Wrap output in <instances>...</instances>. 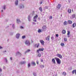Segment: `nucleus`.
Instances as JSON below:
<instances>
[{
	"label": "nucleus",
	"mask_w": 76,
	"mask_h": 76,
	"mask_svg": "<svg viewBox=\"0 0 76 76\" xmlns=\"http://www.w3.org/2000/svg\"><path fill=\"white\" fill-rule=\"evenodd\" d=\"M44 49L43 48H42V49L39 48L38 50H37V53H39V54L37 55L38 57H40L41 56V54H39V51H44Z\"/></svg>",
	"instance_id": "f257e3e1"
},
{
	"label": "nucleus",
	"mask_w": 76,
	"mask_h": 76,
	"mask_svg": "<svg viewBox=\"0 0 76 76\" xmlns=\"http://www.w3.org/2000/svg\"><path fill=\"white\" fill-rule=\"evenodd\" d=\"M55 59L56 60L57 64H61V61L60 60V59L58 58H55Z\"/></svg>",
	"instance_id": "f03ea898"
},
{
	"label": "nucleus",
	"mask_w": 76,
	"mask_h": 76,
	"mask_svg": "<svg viewBox=\"0 0 76 76\" xmlns=\"http://www.w3.org/2000/svg\"><path fill=\"white\" fill-rule=\"evenodd\" d=\"M25 43L27 45H30V42H29V40H26Z\"/></svg>",
	"instance_id": "7ed1b4c3"
},
{
	"label": "nucleus",
	"mask_w": 76,
	"mask_h": 76,
	"mask_svg": "<svg viewBox=\"0 0 76 76\" xmlns=\"http://www.w3.org/2000/svg\"><path fill=\"white\" fill-rule=\"evenodd\" d=\"M16 56H18V55L20 57L22 54H21V53H20L19 52H17L16 53Z\"/></svg>",
	"instance_id": "20e7f679"
},
{
	"label": "nucleus",
	"mask_w": 76,
	"mask_h": 76,
	"mask_svg": "<svg viewBox=\"0 0 76 76\" xmlns=\"http://www.w3.org/2000/svg\"><path fill=\"white\" fill-rule=\"evenodd\" d=\"M47 28V27L45 26H44L42 27V29L43 31H45L46 29Z\"/></svg>",
	"instance_id": "39448f33"
},
{
	"label": "nucleus",
	"mask_w": 76,
	"mask_h": 76,
	"mask_svg": "<svg viewBox=\"0 0 76 76\" xmlns=\"http://www.w3.org/2000/svg\"><path fill=\"white\" fill-rule=\"evenodd\" d=\"M56 56L57 57H59V58H62V56L60 54H57Z\"/></svg>",
	"instance_id": "423d86ee"
},
{
	"label": "nucleus",
	"mask_w": 76,
	"mask_h": 76,
	"mask_svg": "<svg viewBox=\"0 0 76 76\" xmlns=\"http://www.w3.org/2000/svg\"><path fill=\"white\" fill-rule=\"evenodd\" d=\"M40 43H41V44L42 45H44V41L42 40H40L39 41Z\"/></svg>",
	"instance_id": "0eeeda50"
},
{
	"label": "nucleus",
	"mask_w": 76,
	"mask_h": 76,
	"mask_svg": "<svg viewBox=\"0 0 76 76\" xmlns=\"http://www.w3.org/2000/svg\"><path fill=\"white\" fill-rule=\"evenodd\" d=\"M67 24H68V23L66 21H65L64 23V25L65 26L66 25H67Z\"/></svg>",
	"instance_id": "6e6552de"
},
{
	"label": "nucleus",
	"mask_w": 76,
	"mask_h": 76,
	"mask_svg": "<svg viewBox=\"0 0 76 76\" xmlns=\"http://www.w3.org/2000/svg\"><path fill=\"white\" fill-rule=\"evenodd\" d=\"M29 51H31V50H30V49H28L24 52V54H26V53H28L29 52Z\"/></svg>",
	"instance_id": "1a4fd4ad"
},
{
	"label": "nucleus",
	"mask_w": 76,
	"mask_h": 76,
	"mask_svg": "<svg viewBox=\"0 0 76 76\" xmlns=\"http://www.w3.org/2000/svg\"><path fill=\"white\" fill-rule=\"evenodd\" d=\"M20 36V34H17L16 35V38H19Z\"/></svg>",
	"instance_id": "9d476101"
},
{
	"label": "nucleus",
	"mask_w": 76,
	"mask_h": 76,
	"mask_svg": "<svg viewBox=\"0 0 76 76\" xmlns=\"http://www.w3.org/2000/svg\"><path fill=\"white\" fill-rule=\"evenodd\" d=\"M52 61L53 62V64H56V61H55V59H54V58L52 59Z\"/></svg>",
	"instance_id": "9b49d317"
},
{
	"label": "nucleus",
	"mask_w": 76,
	"mask_h": 76,
	"mask_svg": "<svg viewBox=\"0 0 76 76\" xmlns=\"http://www.w3.org/2000/svg\"><path fill=\"white\" fill-rule=\"evenodd\" d=\"M68 24H72V21L70 20H68Z\"/></svg>",
	"instance_id": "f8f14e48"
},
{
	"label": "nucleus",
	"mask_w": 76,
	"mask_h": 76,
	"mask_svg": "<svg viewBox=\"0 0 76 76\" xmlns=\"http://www.w3.org/2000/svg\"><path fill=\"white\" fill-rule=\"evenodd\" d=\"M68 13H72V10L71 9H68Z\"/></svg>",
	"instance_id": "ddd939ff"
},
{
	"label": "nucleus",
	"mask_w": 76,
	"mask_h": 76,
	"mask_svg": "<svg viewBox=\"0 0 76 76\" xmlns=\"http://www.w3.org/2000/svg\"><path fill=\"white\" fill-rule=\"evenodd\" d=\"M20 63L21 64H23L26 63V61H23L20 62Z\"/></svg>",
	"instance_id": "4468645a"
},
{
	"label": "nucleus",
	"mask_w": 76,
	"mask_h": 76,
	"mask_svg": "<svg viewBox=\"0 0 76 76\" xmlns=\"http://www.w3.org/2000/svg\"><path fill=\"white\" fill-rule=\"evenodd\" d=\"M17 22L18 23H20V20L19 19H17Z\"/></svg>",
	"instance_id": "2eb2a0df"
},
{
	"label": "nucleus",
	"mask_w": 76,
	"mask_h": 76,
	"mask_svg": "<svg viewBox=\"0 0 76 76\" xmlns=\"http://www.w3.org/2000/svg\"><path fill=\"white\" fill-rule=\"evenodd\" d=\"M76 24L75 23H74L72 24V27L73 28H75L76 27Z\"/></svg>",
	"instance_id": "dca6fc26"
},
{
	"label": "nucleus",
	"mask_w": 76,
	"mask_h": 76,
	"mask_svg": "<svg viewBox=\"0 0 76 76\" xmlns=\"http://www.w3.org/2000/svg\"><path fill=\"white\" fill-rule=\"evenodd\" d=\"M61 7V4H59L58 5V6H57V8L58 9H60Z\"/></svg>",
	"instance_id": "f3484780"
},
{
	"label": "nucleus",
	"mask_w": 76,
	"mask_h": 76,
	"mask_svg": "<svg viewBox=\"0 0 76 76\" xmlns=\"http://www.w3.org/2000/svg\"><path fill=\"white\" fill-rule=\"evenodd\" d=\"M49 39H50V36H48L45 38L46 40H48L49 41Z\"/></svg>",
	"instance_id": "a211bd4d"
},
{
	"label": "nucleus",
	"mask_w": 76,
	"mask_h": 76,
	"mask_svg": "<svg viewBox=\"0 0 76 76\" xmlns=\"http://www.w3.org/2000/svg\"><path fill=\"white\" fill-rule=\"evenodd\" d=\"M28 19L29 21V22H30V21H31V16H30V15L28 16Z\"/></svg>",
	"instance_id": "6ab92c4d"
},
{
	"label": "nucleus",
	"mask_w": 76,
	"mask_h": 76,
	"mask_svg": "<svg viewBox=\"0 0 76 76\" xmlns=\"http://www.w3.org/2000/svg\"><path fill=\"white\" fill-rule=\"evenodd\" d=\"M38 18V15H36L34 17L33 19H36Z\"/></svg>",
	"instance_id": "aec40b11"
},
{
	"label": "nucleus",
	"mask_w": 76,
	"mask_h": 76,
	"mask_svg": "<svg viewBox=\"0 0 76 76\" xmlns=\"http://www.w3.org/2000/svg\"><path fill=\"white\" fill-rule=\"evenodd\" d=\"M39 44L38 43V44H37L36 45L35 47H37V48H38V47H39Z\"/></svg>",
	"instance_id": "412c9836"
},
{
	"label": "nucleus",
	"mask_w": 76,
	"mask_h": 76,
	"mask_svg": "<svg viewBox=\"0 0 76 76\" xmlns=\"http://www.w3.org/2000/svg\"><path fill=\"white\" fill-rule=\"evenodd\" d=\"M76 16V15L75 14H73L72 15V18H75Z\"/></svg>",
	"instance_id": "4be33fe9"
},
{
	"label": "nucleus",
	"mask_w": 76,
	"mask_h": 76,
	"mask_svg": "<svg viewBox=\"0 0 76 76\" xmlns=\"http://www.w3.org/2000/svg\"><path fill=\"white\" fill-rule=\"evenodd\" d=\"M62 33L63 34H66V30H63L62 31Z\"/></svg>",
	"instance_id": "5701e85b"
},
{
	"label": "nucleus",
	"mask_w": 76,
	"mask_h": 76,
	"mask_svg": "<svg viewBox=\"0 0 76 76\" xmlns=\"http://www.w3.org/2000/svg\"><path fill=\"white\" fill-rule=\"evenodd\" d=\"M32 64H33V65H34V66H36V64H35V63L34 62H32L31 63Z\"/></svg>",
	"instance_id": "b1692460"
},
{
	"label": "nucleus",
	"mask_w": 76,
	"mask_h": 76,
	"mask_svg": "<svg viewBox=\"0 0 76 76\" xmlns=\"http://www.w3.org/2000/svg\"><path fill=\"white\" fill-rule=\"evenodd\" d=\"M40 66L41 68H44V66L42 65H40Z\"/></svg>",
	"instance_id": "393cba45"
},
{
	"label": "nucleus",
	"mask_w": 76,
	"mask_h": 76,
	"mask_svg": "<svg viewBox=\"0 0 76 76\" xmlns=\"http://www.w3.org/2000/svg\"><path fill=\"white\" fill-rule=\"evenodd\" d=\"M18 1H16L15 2V5H18Z\"/></svg>",
	"instance_id": "a878e982"
},
{
	"label": "nucleus",
	"mask_w": 76,
	"mask_h": 76,
	"mask_svg": "<svg viewBox=\"0 0 76 76\" xmlns=\"http://www.w3.org/2000/svg\"><path fill=\"white\" fill-rule=\"evenodd\" d=\"M31 66V64H30V63H28V68H29V67H30V66Z\"/></svg>",
	"instance_id": "bb28decb"
},
{
	"label": "nucleus",
	"mask_w": 76,
	"mask_h": 76,
	"mask_svg": "<svg viewBox=\"0 0 76 76\" xmlns=\"http://www.w3.org/2000/svg\"><path fill=\"white\" fill-rule=\"evenodd\" d=\"M33 75L34 76H37V74H36L35 72H34L33 73Z\"/></svg>",
	"instance_id": "cd10ccee"
},
{
	"label": "nucleus",
	"mask_w": 76,
	"mask_h": 76,
	"mask_svg": "<svg viewBox=\"0 0 76 76\" xmlns=\"http://www.w3.org/2000/svg\"><path fill=\"white\" fill-rule=\"evenodd\" d=\"M20 9H22V8H23L24 7V6L23 5H22L20 7Z\"/></svg>",
	"instance_id": "c85d7f7f"
},
{
	"label": "nucleus",
	"mask_w": 76,
	"mask_h": 76,
	"mask_svg": "<svg viewBox=\"0 0 76 76\" xmlns=\"http://www.w3.org/2000/svg\"><path fill=\"white\" fill-rule=\"evenodd\" d=\"M39 10H40V11H41V12H42V8H41V7H40L39 8Z\"/></svg>",
	"instance_id": "c756f323"
},
{
	"label": "nucleus",
	"mask_w": 76,
	"mask_h": 76,
	"mask_svg": "<svg viewBox=\"0 0 76 76\" xmlns=\"http://www.w3.org/2000/svg\"><path fill=\"white\" fill-rule=\"evenodd\" d=\"M68 33L67 34V35H70V32L69 31H67Z\"/></svg>",
	"instance_id": "7c9ffc66"
},
{
	"label": "nucleus",
	"mask_w": 76,
	"mask_h": 76,
	"mask_svg": "<svg viewBox=\"0 0 76 76\" xmlns=\"http://www.w3.org/2000/svg\"><path fill=\"white\" fill-rule=\"evenodd\" d=\"M38 32H39V33H40V32H41V30L40 29H39L38 31Z\"/></svg>",
	"instance_id": "2f4dec72"
},
{
	"label": "nucleus",
	"mask_w": 76,
	"mask_h": 76,
	"mask_svg": "<svg viewBox=\"0 0 76 76\" xmlns=\"http://www.w3.org/2000/svg\"><path fill=\"white\" fill-rule=\"evenodd\" d=\"M25 37H26V36H22V39H24V38H25Z\"/></svg>",
	"instance_id": "473e14b6"
},
{
	"label": "nucleus",
	"mask_w": 76,
	"mask_h": 76,
	"mask_svg": "<svg viewBox=\"0 0 76 76\" xmlns=\"http://www.w3.org/2000/svg\"><path fill=\"white\" fill-rule=\"evenodd\" d=\"M61 46H64V43H61Z\"/></svg>",
	"instance_id": "72a5a7b5"
},
{
	"label": "nucleus",
	"mask_w": 76,
	"mask_h": 76,
	"mask_svg": "<svg viewBox=\"0 0 76 76\" xmlns=\"http://www.w3.org/2000/svg\"><path fill=\"white\" fill-rule=\"evenodd\" d=\"M5 61L6 63H7V58H5Z\"/></svg>",
	"instance_id": "f704fd0d"
},
{
	"label": "nucleus",
	"mask_w": 76,
	"mask_h": 76,
	"mask_svg": "<svg viewBox=\"0 0 76 76\" xmlns=\"http://www.w3.org/2000/svg\"><path fill=\"white\" fill-rule=\"evenodd\" d=\"M75 73V70H74L72 72V74H74Z\"/></svg>",
	"instance_id": "c9c22d12"
},
{
	"label": "nucleus",
	"mask_w": 76,
	"mask_h": 76,
	"mask_svg": "<svg viewBox=\"0 0 76 76\" xmlns=\"http://www.w3.org/2000/svg\"><path fill=\"white\" fill-rule=\"evenodd\" d=\"M64 40L66 42V41H67V39L66 38H64Z\"/></svg>",
	"instance_id": "e433bc0d"
},
{
	"label": "nucleus",
	"mask_w": 76,
	"mask_h": 76,
	"mask_svg": "<svg viewBox=\"0 0 76 76\" xmlns=\"http://www.w3.org/2000/svg\"><path fill=\"white\" fill-rule=\"evenodd\" d=\"M63 74L64 75V76H65L66 75V73L65 72H63Z\"/></svg>",
	"instance_id": "4c0bfd02"
},
{
	"label": "nucleus",
	"mask_w": 76,
	"mask_h": 76,
	"mask_svg": "<svg viewBox=\"0 0 76 76\" xmlns=\"http://www.w3.org/2000/svg\"><path fill=\"white\" fill-rule=\"evenodd\" d=\"M20 28L21 29H23V26H21L20 27Z\"/></svg>",
	"instance_id": "58836bf2"
},
{
	"label": "nucleus",
	"mask_w": 76,
	"mask_h": 76,
	"mask_svg": "<svg viewBox=\"0 0 76 76\" xmlns=\"http://www.w3.org/2000/svg\"><path fill=\"white\" fill-rule=\"evenodd\" d=\"M49 19H52V16H50Z\"/></svg>",
	"instance_id": "ea45409f"
},
{
	"label": "nucleus",
	"mask_w": 76,
	"mask_h": 76,
	"mask_svg": "<svg viewBox=\"0 0 76 76\" xmlns=\"http://www.w3.org/2000/svg\"><path fill=\"white\" fill-rule=\"evenodd\" d=\"M56 37H58V34H56Z\"/></svg>",
	"instance_id": "a19ab883"
},
{
	"label": "nucleus",
	"mask_w": 76,
	"mask_h": 76,
	"mask_svg": "<svg viewBox=\"0 0 76 76\" xmlns=\"http://www.w3.org/2000/svg\"><path fill=\"white\" fill-rule=\"evenodd\" d=\"M2 72V69H1V68H0V72Z\"/></svg>",
	"instance_id": "79ce46f5"
},
{
	"label": "nucleus",
	"mask_w": 76,
	"mask_h": 76,
	"mask_svg": "<svg viewBox=\"0 0 76 76\" xmlns=\"http://www.w3.org/2000/svg\"><path fill=\"white\" fill-rule=\"evenodd\" d=\"M5 7H6V6H4V10H5Z\"/></svg>",
	"instance_id": "37998d69"
},
{
	"label": "nucleus",
	"mask_w": 76,
	"mask_h": 76,
	"mask_svg": "<svg viewBox=\"0 0 76 76\" xmlns=\"http://www.w3.org/2000/svg\"><path fill=\"white\" fill-rule=\"evenodd\" d=\"M10 59L11 61H12V57H10Z\"/></svg>",
	"instance_id": "c03bdc74"
},
{
	"label": "nucleus",
	"mask_w": 76,
	"mask_h": 76,
	"mask_svg": "<svg viewBox=\"0 0 76 76\" xmlns=\"http://www.w3.org/2000/svg\"><path fill=\"white\" fill-rule=\"evenodd\" d=\"M37 64H39V62L38 61H37Z\"/></svg>",
	"instance_id": "a18cd8bd"
},
{
	"label": "nucleus",
	"mask_w": 76,
	"mask_h": 76,
	"mask_svg": "<svg viewBox=\"0 0 76 76\" xmlns=\"http://www.w3.org/2000/svg\"><path fill=\"white\" fill-rule=\"evenodd\" d=\"M3 69H6V68L5 67V66H3Z\"/></svg>",
	"instance_id": "49530a36"
},
{
	"label": "nucleus",
	"mask_w": 76,
	"mask_h": 76,
	"mask_svg": "<svg viewBox=\"0 0 76 76\" xmlns=\"http://www.w3.org/2000/svg\"><path fill=\"white\" fill-rule=\"evenodd\" d=\"M41 62H43V60H42H42H41Z\"/></svg>",
	"instance_id": "de8ad7c7"
},
{
	"label": "nucleus",
	"mask_w": 76,
	"mask_h": 76,
	"mask_svg": "<svg viewBox=\"0 0 76 76\" xmlns=\"http://www.w3.org/2000/svg\"><path fill=\"white\" fill-rule=\"evenodd\" d=\"M75 75H76V70H75Z\"/></svg>",
	"instance_id": "09e8293b"
},
{
	"label": "nucleus",
	"mask_w": 76,
	"mask_h": 76,
	"mask_svg": "<svg viewBox=\"0 0 76 76\" xmlns=\"http://www.w3.org/2000/svg\"><path fill=\"white\" fill-rule=\"evenodd\" d=\"M40 4H42V2L41 1V2L40 3Z\"/></svg>",
	"instance_id": "8fccbe9b"
},
{
	"label": "nucleus",
	"mask_w": 76,
	"mask_h": 76,
	"mask_svg": "<svg viewBox=\"0 0 76 76\" xmlns=\"http://www.w3.org/2000/svg\"><path fill=\"white\" fill-rule=\"evenodd\" d=\"M5 52H6V50H5L3 51V53H4Z\"/></svg>",
	"instance_id": "3c124183"
},
{
	"label": "nucleus",
	"mask_w": 76,
	"mask_h": 76,
	"mask_svg": "<svg viewBox=\"0 0 76 76\" xmlns=\"http://www.w3.org/2000/svg\"><path fill=\"white\" fill-rule=\"evenodd\" d=\"M35 22H37V20H34Z\"/></svg>",
	"instance_id": "603ef678"
},
{
	"label": "nucleus",
	"mask_w": 76,
	"mask_h": 76,
	"mask_svg": "<svg viewBox=\"0 0 76 76\" xmlns=\"http://www.w3.org/2000/svg\"><path fill=\"white\" fill-rule=\"evenodd\" d=\"M1 12H3V10H1Z\"/></svg>",
	"instance_id": "864d4df0"
},
{
	"label": "nucleus",
	"mask_w": 76,
	"mask_h": 76,
	"mask_svg": "<svg viewBox=\"0 0 76 76\" xmlns=\"http://www.w3.org/2000/svg\"><path fill=\"white\" fill-rule=\"evenodd\" d=\"M72 12H73V9L72 10Z\"/></svg>",
	"instance_id": "5fc2aeb1"
},
{
	"label": "nucleus",
	"mask_w": 76,
	"mask_h": 76,
	"mask_svg": "<svg viewBox=\"0 0 76 76\" xmlns=\"http://www.w3.org/2000/svg\"><path fill=\"white\" fill-rule=\"evenodd\" d=\"M23 60H25V58H23Z\"/></svg>",
	"instance_id": "6e6d98bb"
},
{
	"label": "nucleus",
	"mask_w": 76,
	"mask_h": 76,
	"mask_svg": "<svg viewBox=\"0 0 76 76\" xmlns=\"http://www.w3.org/2000/svg\"><path fill=\"white\" fill-rule=\"evenodd\" d=\"M35 12H34V11H33V13H34Z\"/></svg>",
	"instance_id": "4d7b16f0"
},
{
	"label": "nucleus",
	"mask_w": 76,
	"mask_h": 76,
	"mask_svg": "<svg viewBox=\"0 0 76 76\" xmlns=\"http://www.w3.org/2000/svg\"><path fill=\"white\" fill-rule=\"evenodd\" d=\"M0 48H2V47H1V46H0Z\"/></svg>",
	"instance_id": "13d9d810"
},
{
	"label": "nucleus",
	"mask_w": 76,
	"mask_h": 76,
	"mask_svg": "<svg viewBox=\"0 0 76 76\" xmlns=\"http://www.w3.org/2000/svg\"><path fill=\"white\" fill-rule=\"evenodd\" d=\"M61 15V16H62V15Z\"/></svg>",
	"instance_id": "bf43d9fd"
},
{
	"label": "nucleus",
	"mask_w": 76,
	"mask_h": 76,
	"mask_svg": "<svg viewBox=\"0 0 76 76\" xmlns=\"http://www.w3.org/2000/svg\"><path fill=\"white\" fill-rule=\"evenodd\" d=\"M1 48H0V49H1Z\"/></svg>",
	"instance_id": "052dcab7"
},
{
	"label": "nucleus",
	"mask_w": 76,
	"mask_h": 76,
	"mask_svg": "<svg viewBox=\"0 0 76 76\" xmlns=\"http://www.w3.org/2000/svg\"><path fill=\"white\" fill-rule=\"evenodd\" d=\"M13 26H14V25H13Z\"/></svg>",
	"instance_id": "680f3d73"
},
{
	"label": "nucleus",
	"mask_w": 76,
	"mask_h": 76,
	"mask_svg": "<svg viewBox=\"0 0 76 76\" xmlns=\"http://www.w3.org/2000/svg\"><path fill=\"white\" fill-rule=\"evenodd\" d=\"M23 0L24 1V0Z\"/></svg>",
	"instance_id": "e2e57ef3"
}]
</instances>
